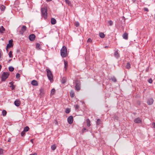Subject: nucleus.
Wrapping results in <instances>:
<instances>
[{
	"label": "nucleus",
	"instance_id": "6ab92c4d",
	"mask_svg": "<svg viewBox=\"0 0 155 155\" xmlns=\"http://www.w3.org/2000/svg\"><path fill=\"white\" fill-rule=\"evenodd\" d=\"M61 82L62 84H64L66 82V78L64 77H63Z\"/></svg>",
	"mask_w": 155,
	"mask_h": 155
},
{
	"label": "nucleus",
	"instance_id": "1a4fd4ad",
	"mask_svg": "<svg viewBox=\"0 0 155 155\" xmlns=\"http://www.w3.org/2000/svg\"><path fill=\"white\" fill-rule=\"evenodd\" d=\"M153 102V100L152 98L149 99L147 101V104L149 105L152 104Z\"/></svg>",
	"mask_w": 155,
	"mask_h": 155
},
{
	"label": "nucleus",
	"instance_id": "603ef678",
	"mask_svg": "<svg viewBox=\"0 0 155 155\" xmlns=\"http://www.w3.org/2000/svg\"><path fill=\"white\" fill-rule=\"evenodd\" d=\"M11 139H9L8 140V142H10V141H11Z\"/></svg>",
	"mask_w": 155,
	"mask_h": 155
},
{
	"label": "nucleus",
	"instance_id": "393cba45",
	"mask_svg": "<svg viewBox=\"0 0 155 155\" xmlns=\"http://www.w3.org/2000/svg\"><path fill=\"white\" fill-rule=\"evenodd\" d=\"M36 48L38 49H41V47L40 44L38 43L36 44Z\"/></svg>",
	"mask_w": 155,
	"mask_h": 155
},
{
	"label": "nucleus",
	"instance_id": "7c9ffc66",
	"mask_svg": "<svg viewBox=\"0 0 155 155\" xmlns=\"http://www.w3.org/2000/svg\"><path fill=\"white\" fill-rule=\"evenodd\" d=\"M12 51H10L9 53V57L10 58H12L13 57V55L12 54Z\"/></svg>",
	"mask_w": 155,
	"mask_h": 155
},
{
	"label": "nucleus",
	"instance_id": "8fccbe9b",
	"mask_svg": "<svg viewBox=\"0 0 155 155\" xmlns=\"http://www.w3.org/2000/svg\"><path fill=\"white\" fill-rule=\"evenodd\" d=\"M144 10L146 12H148V9L147 8H144Z\"/></svg>",
	"mask_w": 155,
	"mask_h": 155
},
{
	"label": "nucleus",
	"instance_id": "2f4dec72",
	"mask_svg": "<svg viewBox=\"0 0 155 155\" xmlns=\"http://www.w3.org/2000/svg\"><path fill=\"white\" fill-rule=\"evenodd\" d=\"M70 96L71 97H73L74 96V94L73 91H71L70 92Z\"/></svg>",
	"mask_w": 155,
	"mask_h": 155
},
{
	"label": "nucleus",
	"instance_id": "9b49d317",
	"mask_svg": "<svg viewBox=\"0 0 155 155\" xmlns=\"http://www.w3.org/2000/svg\"><path fill=\"white\" fill-rule=\"evenodd\" d=\"M118 50H116L114 53V57L117 59H118L120 57V55L118 52Z\"/></svg>",
	"mask_w": 155,
	"mask_h": 155
},
{
	"label": "nucleus",
	"instance_id": "f8f14e48",
	"mask_svg": "<svg viewBox=\"0 0 155 155\" xmlns=\"http://www.w3.org/2000/svg\"><path fill=\"white\" fill-rule=\"evenodd\" d=\"M15 105L17 107H18L20 104V101L19 100H16L14 102Z\"/></svg>",
	"mask_w": 155,
	"mask_h": 155
},
{
	"label": "nucleus",
	"instance_id": "7ed1b4c3",
	"mask_svg": "<svg viewBox=\"0 0 155 155\" xmlns=\"http://www.w3.org/2000/svg\"><path fill=\"white\" fill-rule=\"evenodd\" d=\"M9 75V73L7 72H4L2 75L1 80L2 81H5L8 77Z\"/></svg>",
	"mask_w": 155,
	"mask_h": 155
},
{
	"label": "nucleus",
	"instance_id": "a211bd4d",
	"mask_svg": "<svg viewBox=\"0 0 155 155\" xmlns=\"http://www.w3.org/2000/svg\"><path fill=\"white\" fill-rule=\"evenodd\" d=\"M87 123V126L88 127H89L91 126L90 121L89 119H87L86 120Z\"/></svg>",
	"mask_w": 155,
	"mask_h": 155
},
{
	"label": "nucleus",
	"instance_id": "a19ab883",
	"mask_svg": "<svg viewBox=\"0 0 155 155\" xmlns=\"http://www.w3.org/2000/svg\"><path fill=\"white\" fill-rule=\"evenodd\" d=\"M108 23L109 24V25L110 26L112 25L113 23V22L111 20H110L108 22Z\"/></svg>",
	"mask_w": 155,
	"mask_h": 155
},
{
	"label": "nucleus",
	"instance_id": "ea45409f",
	"mask_svg": "<svg viewBox=\"0 0 155 155\" xmlns=\"http://www.w3.org/2000/svg\"><path fill=\"white\" fill-rule=\"evenodd\" d=\"M25 132L23 131H22L21 132V135L22 137L24 136L25 135Z\"/></svg>",
	"mask_w": 155,
	"mask_h": 155
},
{
	"label": "nucleus",
	"instance_id": "72a5a7b5",
	"mask_svg": "<svg viewBox=\"0 0 155 155\" xmlns=\"http://www.w3.org/2000/svg\"><path fill=\"white\" fill-rule=\"evenodd\" d=\"M82 132L83 133L88 131V130H87L86 128H84L82 130Z\"/></svg>",
	"mask_w": 155,
	"mask_h": 155
},
{
	"label": "nucleus",
	"instance_id": "e433bc0d",
	"mask_svg": "<svg viewBox=\"0 0 155 155\" xmlns=\"http://www.w3.org/2000/svg\"><path fill=\"white\" fill-rule=\"evenodd\" d=\"M70 112V109L67 108L66 109L65 112L66 113H69Z\"/></svg>",
	"mask_w": 155,
	"mask_h": 155
},
{
	"label": "nucleus",
	"instance_id": "4468645a",
	"mask_svg": "<svg viewBox=\"0 0 155 155\" xmlns=\"http://www.w3.org/2000/svg\"><path fill=\"white\" fill-rule=\"evenodd\" d=\"M5 31V28L4 27L2 26L0 28V32L1 33H3Z\"/></svg>",
	"mask_w": 155,
	"mask_h": 155
},
{
	"label": "nucleus",
	"instance_id": "de8ad7c7",
	"mask_svg": "<svg viewBox=\"0 0 155 155\" xmlns=\"http://www.w3.org/2000/svg\"><path fill=\"white\" fill-rule=\"evenodd\" d=\"M75 25L76 27H78L79 25V24L78 22H76L75 24Z\"/></svg>",
	"mask_w": 155,
	"mask_h": 155
},
{
	"label": "nucleus",
	"instance_id": "39448f33",
	"mask_svg": "<svg viewBox=\"0 0 155 155\" xmlns=\"http://www.w3.org/2000/svg\"><path fill=\"white\" fill-rule=\"evenodd\" d=\"M75 88L77 91H79L80 89V81L78 80L75 81Z\"/></svg>",
	"mask_w": 155,
	"mask_h": 155
},
{
	"label": "nucleus",
	"instance_id": "9d476101",
	"mask_svg": "<svg viewBox=\"0 0 155 155\" xmlns=\"http://www.w3.org/2000/svg\"><path fill=\"white\" fill-rule=\"evenodd\" d=\"M134 122L136 123H140L141 122V120L139 117H137L134 119Z\"/></svg>",
	"mask_w": 155,
	"mask_h": 155
},
{
	"label": "nucleus",
	"instance_id": "f03ea898",
	"mask_svg": "<svg viewBox=\"0 0 155 155\" xmlns=\"http://www.w3.org/2000/svg\"><path fill=\"white\" fill-rule=\"evenodd\" d=\"M47 76L49 79L51 81L53 80V76L51 71L49 69H46Z\"/></svg>",
	"mask_w": 155,
	"mask_h": 155
},
{
	"label": "nucleus",
	"instance_id": "ddd939ff",
	"mask_svg": "<svg viewBox=\"0 0 155 155\" xmlns=\"http://www.w3.org/2000/svg\"><path fill=\"white\" fill-rule=\"evenodd\" d=\"M31 84L34 86H37L38 85V82L35 80H33L31 82Z\"/></svg>",
	"mask_w": 155,
	"mask_h": 155
},
{
	"label": "nucleus",
	"instance_id": "20e7f679",
	"mask_svg": "<svg viewBox=\"0 0 155 155\" xmlns=\"http://www.w3.org/2000/svg\"><path fill=\"white\" fill-rule=\"evenodd\" d=\"M42 15L45 18H46L47 16V9L46 8H43L41 9Z\"/></svg>",
	"mask_w": 155,
	"mask_h": 155
},
{
	"label": "nucleus",
	"instance_id": "c85d7f7f",
	"mask_svg": "<svg viewBox=\"0 0 155 155\" xmlns=\"http://www.w3.org/2000/svg\"><path fill=\"white\" fill-rule=\"evenodd\" d=\"M2 115L3 116H5L7 114V112L5 110H2Z\"/></svg>",
	"mask_w": 155,
	"mask_h": 155
},
{
	"label": "nucleus",
	"instance_id": "13d9d810",
	"mask_svg": "<svg viewBox=\"0 0 155 155\" xmlns=\"http://www.w3.org/2000/svg\"><path fill=\"white\" fill-rule=\"evenodd\" d=\"M105 48H107V47L105 46Z\"/></svg>",
	"mask_w": 155,
	"mask_h": 155
},
{
	"label": "nucleus",
	"instance_id": "c03bdc74",
	"mask_svg": "<svg viewBox=\"0 0 155 155\" xmlns=\"http://www.w3.org/2000/svg\"><path fill=\"white\" fill-rule=\"evenodd\" d=\"M148 82L150 83H152L153 82V80L152 79L150 78L148 80Z\"/></svg>",
	"mask_w": 155,
	"mask_h": 155
},
{
	"label": "nucleus",
	"instance_id": "f257e3e1",
	"mask_svg": "<svg viewBox=\"0 0 155 155\" xmlns=\"http://www.w3.org/2000/svg\"><path fill=\"white\" fill-rule=\"evenodd\" d=\"M67 49L65 46H63L61 50V54L63 57H65L67 56Z\"/></svg>",
	"mask_w": 155,
	"mask_h": 155
},
{
	"label": "nucleus",
	"instance_id": "4be33fe9",
	"mask_svg": "<svg viewBox=\"0 0 155 155\" xmlns=\"http://www.w3.org/2000/svg\"><path fill=\"white\" fill-rule=\"evenodd\" d=\"M29 129V127L28 126H26V127H24V129L23 131H24L25 132H27L28 131Z\"/></svg>",
	"mask_w": 155,
	"mask_h": 155
},
{
	"label": "nucleus",
	"instance_id": "4d7b16f0",
	"mask_svg": "<svg viewBox=\"0 0 155 155\" xmlns=\"http://www.w3.org/2000/svg\"><path fill=\"white\" fill-rule=\"evenodd\" d=\"M30 141H31V142H32V140H31Z\"/></svg>",
	"mask_w": 155,
	"mask_h": 155
},
{
	"label": "nucleus",
	"instance_id": "412c9836",
	"mask_svg": "<svg viewBox=\"0 0 155 155\" xmlns=\"http://www.w3.org/2000/svg\"><path fill=\"white\" fill-rule=\"evenodd\" d=\"M102 124V122L99 119H97L96 122L97 125H99Z\"/></svg>",
	"mask_w": 155,
	"mask_h": 155
},
{
	"label": "nucleus",
	"instance_id": "0eeeda50",
	"mask_svg": "<svg viewBox=\"0 0 155 155\" xmlns=\"http://www.w3.org/2000/svg\"><path fill=\"white\" fill-rule=\"evenodd\" d=\"M26 27L25 26L23 25L21 27V30L19 31L20 34L21 35H23L24 33V32L26 31Z\"/></svg>",
	"mask_w": 155,
	"mask_h": 155
},
{
	"label": "nucleus",
	"instance_id": "4c0bfd02",
	"mask_svg": "<svg viewBox=\"0 0 155 155\" xmlns=\"http://www.w3.org/2000/svg\"><path fill=\"white\" fill-rule=\"evenodd\" d=\"M16 77L18 79L20 77V74L19 73H17L16 75Z\"/></svg>",
	"mask_w": 155,
	"mask_h": 155
},
{
	"label": "nucleus",
	"instance_id": "aec40b11",
	"mask_svg": "<svg viewBox=\"0 0 155 155\" xmlns=\"http://www.w3.org/2000/svg\"><path fill=\"white\" fill-rule=\"evenodd\" d=\"M6 7L3 5H2L0 6V9L2 11H4L5 10Z\"/></svg>",
	"mask_w": 155,
	"mask_h": 155
},
{
	"label": "nucleus",
	"instance_id": "5fc2aeb1",
	"mask_svg": "<svg viewBox=\"0 0 155 155\" xmlns=\"http://www.w3.org/2000/svg\"><path fill=\"white\" fill-rule=\"evenodd\" d=\"M30 155H37V154L36 153H34V154H30Z\"/></svg>",
	"mask_w": 155,
	"mask_h": 155
},
{
	"label": "nucleus",
	"instance_id": "423d86ee",
	"mask_svg": "<svg viewBox=\"0 0 155 155\" xmlns=\"http://www.w3.org/2000/svg\"><path fill=\"white\" fill-rule=\"evenodd\" d=\"M68 122L70 124H72L73 122V117L72 116H69L68 118Z\"/></svg>",
	"mask_w": 155,
	"mask_h": 155
},
{
	"label": "nucleus",
	"instance_id": "5701e85b",
	"mask_svg": "<svg viewBox=\"0 0 155 155\" xmlns=\"http://www.w3.org/2000/svg\"><path fill=\"white\" fill-rule=\"evenodd\" d=\"M99 36L101 38H103L105 37V35L103 33L101 32L99 33Z\"/></svg>",
	"mask_w": 155,
	"mask_h": 155
},
{
	"label": "nucleus",
	"instance_id": "f3484780",
	"mask_svg": "<svg viewBox=\"0 0 155 155\" xmlns=\"http://www.w3.org/2000/svg\"><path fill=\"white\" fill-rule=\"evenodd\" d=\"M9 84L11 85V86H10V87H11L12 90H13L14 89L15 87V86L13 84V82H11L9 83Z\"/></svg>",
	"mask_w": 155,
	"mask_h": 155
},
{
	"label": "nucleus",
	"instance_id": "79ce46f5",
	"mask_svg": "<svg viewBox=\"0 0 155 155\" xmlns=\"http://www.w3.org/2000/svg\"><path fill=\"white\" fill-rule=\"evenodd\" d=\"M55 90L54 89H52L51 90V94H54L55 92Z\"/></svg>",
	"mask_w": 155,
	"mask_h": 155
},
{
	"label": "nucleus",
	"instance_id": "bf43d9fd",
	"mask_svg": "<svg viewBox=\"0 0 155 155\" xmlns=\"http://www.w3.org/2000/svg\"><path fill=\"white\" fill-rule=\"evenodd\" d=\"M105 48H107V47L105 46Z\"/></svg>",
	"mask_w": 155,
	"mask_h": 155
},
{
	"label": "nucleus",
	"instance_id": "6e6552de",
	"mask_svg": "<svg viewBox=\"0 0 155 155\" xmlns=\"http://www.w3.org/2000/svg\"><path fill=\"white\" fill-rule=\"evenodd\" d=\"M35 38V36L34 34H32L30 35L29 36V39L31 41H33Z\"/></svg>",
	"mask_w": 155,
	"mask_h": 155
},
{
	"label": "nucleus",
	"instance_id": "2eb2a0df",
	"mask_svg": "<svg viewBox=\"0 0 155 155\" xmlns=\"http://www.w3.org/2000/svg\"><path fill=\"white\" fill-rule=\"evenodd\" d=\"M123 38L126 40L128 39V34L127 33H125L123 34Z\"/></svg>",
	"mask_w": 155,
	"mask_h": 155
},
{
	"label": "nucleus",
	"instance_id": "49530a36",
	"mask_svg": "<svg viewBox=\"0 0 155 155\" xmlns=\"http://www.w3.org/2000/svg\"><path fill=\"white\" fill-rule=\"evenodd\" d=\"M92 41V40L90 38H88L87 40V42H90L91 43Z\"/></svg>",
	"mask_w": 155,
	"mask_h": 155
},
{
	"label": "nucleus",
	"instance_id": "a878e982",
	"mask_svg": "<svg viewBox=\"0 0 155 155\" xmlns=\"http://www.w3.org/2000/svg\"><path fill=\"white\" fill-rule=\"evenodd\" d=\"M64 68H65V69H67V67L68 66V62L67 61H64Z\"/></svg>",
	"mask_w": 155,
	"mask_h": 155
},
{
	"label": "nucleus",
	"instance_id": "09e8293b",
	"mask_svg": "<svg viewBox=\"0 0 155 155\" xmlns=\"http://www.w3.org/2000/svg\"><path fill=\"white\" fill-rule=\"evenodd\" d=\"M152 126H153V127L155 129V123H152Z\"/></svg>",
	"mask_w": 155,
	"mask_h": 155
},
{
	"label": "nucleus",
	"instance_id": "c756f323",
	"mask_svg": "<svg viewBox=\"0 0 155 155\" xmlns=\"http://www.w3.org/2000/svg\"><path fill=\"white\" fill-rule=\"evenodd\" d=\"M8 69L10 71H13L14 70V68L13 67L10 66L9 67Z\"/></svg>",
	"mask_w": 155,
	"mask_h": 155
},
{
	"label": "nucleus",
	"instance_id": "37998d69",
	"mask_svg": "<svg viewBox=\"0 0 155 155\" xmlns=\"http://www.w3.org/2000/svg\"><path fill=\"white\" fill-rule=\"evenodd\" d=\"M40 91L41 94H43L44 93V89L42 88H41L40 89Z\"/></svg>",
	"mask_w": 155,
	"mask_h": 155
},
{
	"label": "nucleus",
	"instance_id": "a18cd8bd",
	"mask_svg": "<svg viewBox=\"0 0 155 155\" xmlns=\"http://www.w3.org/2000/svg\"><path fill=\"white\" fill-rule=\"evenodd\" d=\"M3 150L2 149H0V154H2L3 153Z\"/></svg>",
	"mask_w": 155,
	"mask_h": 155
},
{
	"label": "nucleus",
	"instance_id": "dca6fc26",
	"mask_svg": "<svg viewBox=\"0 0 155 155\" xmlns=\"http://www.w3.org/2000/svg\"><path fill=\"white\" fill-rule=\"evenodd\" d=\"M51 22L52 25H54L56 23V20L54 18H52L51 20Z\"/></svg>",
	"mask_w": 155,
	"mask_h": 155
},
{
	"label": "nucleus",
	"instance_id": "f704fd0d",
	"mask_svg": "<svg viewBox=\"0 0 155 155\" xmlns=\"http://www.w3.org/2000/svg\"><path fill=\"white\" fill-rule=\"evenodd\" d=\"M79 108V106L78 104H76L75 106V109L76 110H78Z\"/></svg>",
	"mask_w": 155,
	"mask_h": 155
},
{
	"label": "nucleus",
	"instance_id": "cd10ccee",
	"mask_svg": "<svg viewBox=\"0 0 155 155\" xmlns=\"http://www.w3.org/2000/svg\"><path fill=\"white\" fill-rule=\"evenodd\" d=\"M111 79L112 80V81H113V82H117V79L114 77H111Z\"/></svg>",
	"mask_w": 155,
	"mask_h": 155
},
{
	"label": "nucleus",
	"instance_id": "58836bf2",
	"mask_svg": "<svg viewBox=\"0 0 155 155\" xmlns=\"http://www.w3.org/2000/svg\"><path fill=\"white\" fill-rule=\"evenodd\" d=\"M13 40H11L9 41V43L8 44H9L10 45H11L13 46Z\"/></svg>",
	"mask_w": 155,
	"mask_h": 155
},
{
	"label": "nucleus",
	"instance_id": "bb28decb",
	"mask_svg": "<svg viewBox=\"0 0 155 155\" xmlns=\"http://www.w3.org/2000/svg\"><path fill=\"white\" fill-rule=\"evenodd\" d=\"M12 46L11 45H9V44H7L6 48V50L8 51V49L11 48Z\"/></svg>",
	"mask_w": 155,
	"mask_h": 155
},
{
	"label": "nucleus",
	"instance_id": "3c124183",
	"mask_svg": "<svg viewBox=\"0 0 155 155\" xmlns=\"http://www.w3.org/2000/svg\"><path fill=\"white\" fill-rule=\"evenodd\" d=\"M2 56V51H0V59L1 58Z\"/></svg>",
	"mask_w": 155,
	"mask_h": 155
},
{
	"label": "nucleus",
	"instance_id": "c9c22d12",
	"mask_svg": "<svg viewBox=\"0 0 155 155\" xmlns=\"http://www.w3.org/2000/svg\"><path fill=\"white\" fill-rule=\"evenodd\" d=\"M56 148V147L54 145H52L51 147V148L53 150H54Z\"/></svg>",
	"mask_w": 155,
	"mask_h": 155
},
{
	"label": "nucleus",
	"instance_id": "6e6d98bb",
	"mask_svg": "<svg viewBox=\"0 0 155 155\" xmlns=\"http://www.w3.org/2000/svg\"><path fill=\"white\" fill-rule=\"evenodd\" d=\"M51 1V0H46V1L47 2H50V1Z\"/></svg>",
	"mask_w": 155,
	"mask_h": 155
},
{
	"label": "nucleus",
	"instance_id": "473e14b6",
	"mask_svg": "<svg viewBox=\"0 0 155 155\" xmlns=\"http://www.w3.org/2000/svg\"><path fill=\"white\" fill-rule=\"evenodd\" d=\"M65 2L68 5H70L71 4V3L69 0H65Z\"/></svg>",
	"mask_w": 155,
	"mask_h": 155
},
{
	"label": "nucleus",
	"instance_id": "b1692460",
	"mask_svg": "<svg viewBox=\"0 0 155 155\" xmlns=\"http://www.w3.org/2000/svg\"><path fill=\"white\" fill-rule=\"evenodd\" d=\"M126 67L128 69H129L130 68V64L128 62L126 64Z\"/></svg>",
	"mask_w": 155,
	"mask_h": 155
},
{
	"label": "nucleus",
	"instance_id": "864d4df0",
	"mask_svg": "<svg viewBox=\"0 0 155 155\" xmlns=\"http://www.w3.org/2000/svg\"><path fill=\"white\" fill-rule=\"evenodd\" d=\"M137 104H138V105H140V102H137Z\"/></svg>",
	"mask_w": 155,
	"mask_h": 155
}]
</instances>
